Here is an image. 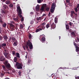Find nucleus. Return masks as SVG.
Returning a JSON list of instances; mask_svg holds the SVG:
<instances>
[{
    "mask_svg": "<svg viewBox=\"0 0 79 79\" xmlns=\"http://www.w3.org/2000/svg\"><path fill=\"white\" fill-rule=\"evenodd\" d=\"M6 4H9L10 3V1H7L6 2Z\"/></svg>",
    "mask_w": 79,
    "mask_h": 79,
    "instance_id": "obj_41",
    "label": "nucleus"
},
{
    "mask_svg": "<svg viewBox=\"0 0 79 79\" xmlns=\"http://www.w3.org/2000/svg\"><path fill=\"white\" fill-rule=\"evenodd\" d=\"M79 4H77V6L76 7V8H77L79 9Z\"/></svg>",
    "mask_w": 79,
    "mask_h": 79,
    "instance_id": "obj_49",
    "label": "nucleus"
},
{
    "mask_svg": "<svg viewBox=\"0 0 79 79\" xmlns=\"http://www.w3.org/2000/svg\"><path fill=\"white\" fill-rule=\"evenodd\" d=\"M71 35L73 37H76V34H75V33L74 31L71 32Z\"/></svg>",
    "mask_w": 79,
    "mask_h": 79,
    "instance_id": "obj_20",
    "label": "nucleus"
},
{
    "mask_svg": "<svg viewBox=\"0 0 79 79\" xmlns=\"http://www.w3.org/2000/svg\"><path fill=\"white\" fill-rule=\"evenodd\" d=\"M18 74L19 76H21V72L20 71H19L18 72Z\"/></svg>",
    "mask_w": 79,
    "mask_h": 79,
    "instance_id": "obj_39",
    "label": "nucleus"
},
{
    "mask_svg": "<svg viewBox=\"0 0 79 79\" xmlns=\"http://www.w3.org/2000/svg\"><path fill=\"white\" fill-rule=\"evenodd\" d=\"M63 68V67H60V68L59 69L57 70V71H58V70H59V69H62Z\"/></svg>",
    "mask_w": 79,
    "mask_h": 79,
    "instance_id": "obj_59",
    "label": "nucleus"
},
{
    "mask_svg": "<svg viewBox=\"0 0 79 79\" xmlns=\"http://www.w3.org/2000/svg\"><path fill=\"white\" fill-rule=\"evenodd\" d=\"M45 24H46V23H42L40 25H41V26H45Z\"/></svg>",
    "mask_w": 79,
    "mask_h": 79,
    "instance_id": "obj_37",
    "label": "nucleus"
},
{
    "mask_svg": "<svg viewBox=\"0 0 79 79\" xmlns=\"http://www.w3.org/2000/svg\"><path fill=\"white\" fill-rule=\"evenodd\" d=\"M17 41L15 37H10L9 40V42H15Z\"/></svg>",
    "mask_w": 79,
    "mask_h": 79,
    "instance_id": "obj_6",
    "label": "nucleus"
},
{
    "mask_svg": "<svg viewBox=\"0 0 79 79\" xmlns=\"http://www.w3.org/2000/svg\"><path fill=\"white\" fill-rule=\"evenodd\" d=\"M77 7H75L74 8V11L76 12V13H77L78 11V9H77Z\"/></svg>",
    "mask_w": 79,
    "mask_h": 79,
    "instance_id": "obj_26",
    "label": "nucleus"
},
{
    "mask_svg": "<svg viewBox=\"0 0 79 79\" xmlns=\"http://www.w3.org/2000/svg\"><path fill=\"white\" fill-rule=\"evenodd\" d=\"M28 37L29 39H31V38H32V35H31V34H30L28 35Z\"/></svg>",
    "mask_w": 79,
    "mask_h": 79,
    "instance_id": "obj_38",
    "label": "nucleus"
},
{
    "mask_svg": "<svg viewBox=\"0 0 79 79\" xmlns=\"http://www.w3.org/2000/svg\"><path fill=\"white\" fill-rule=\"evenodd\" d=\"M6 23H4L2 25L3 27H6Z\"/></svg>",
    "mask_w": 79,
    "mask_h": 79,
    "instance_id": "obj_34",
    "label": "nucleus"
},
{
    "mask_svg": "<svg viewBox=\"0 0 79 79\" xmlns=\"http://www.w3.org/2000/svg\"><path fill=\"white\" fill-rule=\"evenodd\" d=\"M45 7H47V5L45 4L41 7V8L40 10L41 11H44V9H45Z\"/></svg>",
    "mask_w": 79,
    "mask_h": 79,
    "instance_id": "obj_9",
    "label": "nucleus"
},
{
    "mask_svg": "<svg viewBox=\"0 0 79 79\" xmlns=\"http://www.w3.org/2000/svg\"><path fill=\"white\" fill-rule=\"evenodd\" d=\"M23 48L25 50H26V46L25 47V46H23Z\"/></svg>",
    "mask_w": 79,
    "mask_h": 79,
    "instance_id": "obj_54",
    "label": "nucleus"
},
{
    "mask_svg": "<svg viewBox=\"0 0 79 79\" xmlns=\"http://www.w3.org/2000/svg\"><path fill=\"white\" fill-rule=\"evenodd\" d=\"M27 64H32V61L31 60V59H29L28 60Z\"/></svg>",
    "mask_w": 79,
    "mask_h": 79,
    "instance_id": "obj_13",
    "label": "nucleus"
},
{
    "mask_svg": "<svg viewBox=\"0 0 79 79\" xmlns=\"http://www.w3.org/2000/svg\"><path fill=\"white\" fill-rule=\"evenodd\" d=\"M18 60V57H15L14 61V62H16L17 61V60Z\"/></svg>",
    "mask_w": 79,
    "mask_h": 79,
    "instance_id": "obj_21",
    "label": "nucleus"
},
{
    "mask_svg": "<svg viewBox=\"0 0 79 79\" xmlns=\"http://www.w3.org/2000/svg\"><path fill=\"white\" fill-rule=\"evenodd\" d=\"M66 2L67 3H67V5H69L70 3V0H66Z\"/></svg>",
    "mask_w": 79,
    "mask_h": 79,
    "instance_id": "obj_30",
    "label": "nucleus"
},
{
    "mask_svg": "<svg viewBox=\"0 0 79 79\" xmlns=\"http://www.w3.org/2000/svg\"><path fill=\"white\" fill-rule=\"evenodd\" d=\"M34 23V21H31L30 22V24H33Z\"/></svg>",
    "mask_w": 79,
    "mask_h": 79,
    "instance_id": "obj_50",
    "label": "nucleus"
},
{
    "mask_svg": "<svg viewBox=\"0 0 79 79\" xmlns=\"http://www.w3.org/2000/svg\"><path fill=\"white\" fill-rule=\"evenodd\" d=\"M55 4L53 3L51 7V9L50 10V11L52 13H53L55 10Z\"/></svg>",
    "mask_w": 79,
    "mask_h": 79,
    "instance_id": "obj_5",
    "label": "nucleus"
},
{
    "mask_svg": "<svg viewBox=\"0 0 79 79\" xmlns=\"http://www.w3.org/2000/svg\"><path fill=\"white\" fill-rule=\"evenodd\" d=\"M3 55H4L5 57L7 59L10 58V56L8 52H4L3 53Z\"/></svg>",
    "mask_w": 79,
    "mask_h": 79,
    "instance_id": "obj_7",
    "label": "nucleus"
},
{
    "mask_svg": "<svg viewBox=\"0 0 79 79\" xmlns=\"http://www.w3.org/2000/svg\"><path fill=\"white\" fill-rule=\"evenodd\" d=\"M5 65L6 66V68H10L11 67V65L9 63H8L7 64Z\"/></svg>",
    "mask_w": 79,
    "mask_h": 79,
    "instance_id": "obj_16",
    "label": "nucleus"
},
{
    "mask_svg": "<svg viewBox=\"0 0 79 79\" xmlns=\"http://www.w3.org/2000/svg\"><path fill=\"white\" fill-rule=\"evenodd\" d=\"M16 56L17 57V58H20V56H19V53L18 52H16Z\"/></svg>",
    "mask_w": 79,
    "mask_h": 79,
    "instance_id": "obj_17",
    "label": "nucleus"
},
{
    "mask_svg": "<svg viewBox=\"0 0 79 79\" xmlns=\"http://www.w3.org/2000/svg\"><path fill=\"white\" fill-rule=\"evenodd\" d=\"M51 28L53 29L56 27V25L54 23H52L51 26Z\"/></svg>",
    "mask_w": 79,
    "mask_h": 79,
    "instance_id": "obj_11",
    "label": "nucleus"
},
{
    "mask_svg": "<svg viewBox=\"0 0 79 79\" xmlns=\"http://www.w3.org/2000/svg\"><path fill=\"white\" fill-rule=\"evenodd\" d=\"M2 69L3 70V71H6V69H5L6 68V67H5V66L4 65H3L2 66Z\"/></svg>",
    "mask_w": 79,
    "mask_h": 79,
    "instance_id": "obj_25",
    "label": "nucleus"
},
{
    "mask_svg": "<svg viewBox=\"0 0 79 79\" xmlns=\"http://www.w3.org/2000/svg\"><path fill=\"white\" fill-rule=\"evenodd\" d=\"M43 17L42 16V17H40L39 18H37V21H39L40 20H41V19H43Z\"/></svg>",
    "mask_w": 79,
    "mask_h": 79,
    "instance_id": "obj_19",
    "label": "nucleus"
},
{
    "mask_svg": "<svg viewBox=\"0 0 79 79\" xmlns=\"http://www.w3.org/2000/svg\"><path fill=\"white\" fill-rule=\"evenodd\" d=\"M25 47L27 49L29 47L30 49L31 50L32 49L33 46H32V43L30 41V40H28V41L26 42Z\"/></svg>",
    "mask_w": 79,
    "mask_h": 79,
    "instance_id": "obj_1",
    "label": "nucleus"
},
{
    "mask_svg": "<svg viewBox=\"0 0 79 79\" xmlns=\"http://www.w3.org/2000/svg\"><path fill=\"white\" fill-rule=\"evenodd\" d=\"M9 6L10 8H13V5L12 4H10L9 5Z\"/></svg>",
    "mask_w": 79,
    "mask_h": 79,
    "instance_id": "obj_31",
    "label": "nucleus"
},
{
    "mask_svg": "<svg viewBox=\"0 0 79 79\" xmlns=\"http://www.w3.org/2000/svg\"><path fill=\"white\" fill-rule=\"evenodd\" d=\"M48 16L49 17H50V12L48 14Z\"/></svg>",
    "mask_w": 79,
    "mask_h": 79,
    "instance_id": "obj_57",
    "label": "nucleus"
},
{
    "mask_svg": "<svg viewBox=\"0 0 79 79\" xmlns=\"http://www.w3.org/2000/svg\"><path fill=\"white\" fill-rule=\"evenodd\" d=\"M40 9V7L39 5H37L35 8L36 11L38 12L39 11V9Z\"/></svg>",
    "mask_w": 79,
    "mask_h": 79,
    "instance_id": "obj_14",
    "label": "nucleus"
},
{
    "mask_svg": "<svg viewBox=\"0 0 79 79\" xmlns=\"http://www.w3.org/2000/svg\"><path fill=\"white\" fill-rule=\"evenodd\" d=\"M51 24V23H48L46 25V27L47 29H48V27H50Z\"/></svg>",
    "mask_w": 79,
    "mask_h": 79,
    "instance_id": "obj_15",
    "label": "nucleus"
},
{
    "mask_svg": "<svg viewBox=\"0 0 79 79\" xmlns=\"http://www.w3.org/2000/svg\"><path fill=\"white\" fill-rule=\"evenodd\" d=\"M37 0V2L38 3H41V1H43L44 0Z\"/></svg>",
    "mask_w": 79,
    "mask_h": 79,
    "instance_id": "obj_36",
    "label": "nucleus"
},
{
    "mask_svg": "<svg viewBox=\"0 0 79 79\" xmlns=\"http://www.w3.org/2000/svg\"><path fill=\"white\" fill-rule=\"evenodd\" d=\"M2 74H5V72L2 71Z\"/></svg>",
    "mask_w": 79,
    "mask_h": 79,
    "instance_id": "obj_56",
    "label": "nucleus"
},
{
    "mask_svg": "<svg viewBox=\"0 0 79 79\" xmlns=\"http://www.w3.org/2000/svg\"><path fill=\"white\" fill-rule=\"evenodd\" d=\"M16 65L17 66V69H22L23 68V64L22 63H19V62H17L16 64Z\"/></svg>",
    "mask_w": 79,
    "mask_h": 79,
    "instance_id": "obj_4",
    "label": "nucleus"
},
{
    "mask_svg": "<svg viewBox=\"0 0 79 79\" xmlns=\"http://www.w3.org/2000/svg\"><path fill=\"white\" fill-rule=\"evenodd\" d=\"M20 29H23V24H21L20 25Z\"/></svg>",
    "mask_w": 79,
    "mask_h": 79,
    "instance_id": "obj_27",
    "label": "nucleus"
},
{
    "mask_svg": "<svg viewBox=\"0 0 79 79\" xmlns=\"http://www.w3.org/2000/svg\"><path fill=\"white\" fill-rule=\"evenodd\" d=\"M2 44H0V49H1L2 48Z\"/></svg>",
    "mask_w": 79,
    "mask_h": 79,
    "instance_id": "obj_58",
    "label": "nucleus"
},
{
    "mask_svg": "<svg viewBox=\"0 0 79 79\" xmlns=\"http://www.w3.org/2000/svg\"><path fill=\"white\" fill-rule=\"evenodd\" d=\"M5 58L4 57V56H2L0 57V61H5Z\"/></svg>",
    "mask_w": 79,
    "mask_h": 79,
    "instance_id": "obj_10",
    "label": "nucleus"
},
{
    "mask_svg": "<svg viewBox=\"0 0 79 79\" xmlns=\"http://www.w3.org/2000/svg\"><path fill=\"white\" fill-rule=\"evenodd\" d=\"M46 16V15H45V14H44L43 15V16H42V17L43 16Z\"/></svg>",
    "mask_w": 79,
    "mask_h": 79,
    "instance_id": "obj_63",
    "label": "nucleus"
},
{
    "mask_svg": "<svg viewBox=\"0 0 79 79\" xmlns=\"http://www.w3.org/2000/svg\"><path fill=\"white\" fill-rule=\"evenodd\" d=\"M4 39H5V40H7V39H8V36H7L5 35L3 37Z\"/></svg>",
    "mask_w": 79,
    "mask_h": 79,
    "instance_id": "obj_24",
    "label": "nucleus"
},
{
    "mask_svg": "<svg viewBox=\"0 0 79 79\" xmlns=\"http://www.w3.org/2000/svg\"><path fill=\"white\" fill-rule=\"evenodd\" d=\"M74 15H75V18H77V14L75 13Z\"/></svg>",
    "mask_w": 79,
    "mask_h": 79,
    "instance_id": "obj_44",
    "label": "nucleus"
},
{
    "mask_svg": "<svg viewBox=\"0 0 79 79\" xmlns=\"http://www.w3.org/2000/svg\"><path fill=\"white\" fill-rule=\"evenodd\" d=\"M0 19H2V18H3V15H2V14H0Z\"/></svg>",
    "mask_w": 79,
    "mask_h": 79,
    "instance_id": "obj_45",
    "label": "nucleus"
},
{
    "mask_svg": "<svg viewBox=\"0 0 79 79\" xmlns=\"http://www.w3.org/2000/svg\"><path fill=\"white\" fill-rule=\"evenodd\" d=\"M4 61L5 62V65H6V64H8V60H6V59L3 62H4Z\"/></svg>",
    "mask_w": 79,
    "mask_h": 79,
    "instance_id": "obj_29",
    "label": "nucleus"
},
{
    "mask_svg": "<svg viewBox=\"0 0 79 79\" xmlns=\"http://www.w3.org/2000/svg\"><path fill=\"white\" fill-rule=\"evenodd\" d=\"M2 1L3 2H5L6 1V0H2Z\"/></svg>",
    "mask_w": 79,
    "mask_h": 79,
    "instance_id": "obj_61",
    "label": "nucleus"
},
{
    "mask_svg": "<svg viewBox=\"0 0 79 79\" xmlns=\"http://www.w3.org/2000/svg\"><path fill=\"white\" fill-rule=\"evenodd\" d=\"M3 8H4V9H6V8H8V6L6 5H5L3 6Z\"/></svg>",
    "mask_w": 79,
    "mask_h": 79,
    "instance_id": "obj_28",
    "label": "nucleus"
},
{
    "mask_svg": "<svg viewBox=\"0 0 79 79\" xmlns=\"http://www.w3.org/2000/svg\"><path fill=\"white\" fill-rule=\"evenodd\" d=\"M76 52H79V47L78 46H77L76 47Z\"/></svg>",
    "mask_w": 79,
    "mask_h": 79,
    "instance_id": "obj_23",
    "label": "nucleus"
},
{
    "mask_svg": "<svg viewBox=\"0 0 79 79\" xmlns=\"http://www.w3.org/2000/svg\"><path fill=\"white\" fill-rule=\"evenodd\" d=\"M55 23H57V20H56V19H55Z\"/></svg>",
    "mask_w": 79,
    "mask_h": 79,
    "instance_id": "obj_52",
    "label": "nucleus"
},
{
    "mask_svg": "<svg viewBox=\"0 0 79 79\" xmlns=\"http://www.w3.org/2000/svg\"><path fill=\"white\" fill-rule=\"evenodd\" d=\"M4 52H7V50H6V49H4Z\"/></svg>",
    "mask_w": 79,
    "mask_h": 79,
    "instance_id": "obj_64",
    "label": "nucleus"
},
{
    "mask_svg": "<svg viewBox=\"0 0 79 79\" xmlns=\"http://www.w3.org/2000/svg\"><path fill=\"white\" fill-rule=\"evenodd\" d=\"M66 29H69V26H68V25H66Z\"/></svg>",
    "mask_w": 79,
    "mask_h": 79,
    "instance_id": "obj_40",
    "label": "nucleus"
},
{
    "mask_svg": "<svg viewBox=\"0 0 79 79\" xmlns=\"http://www.w3.org/2000/svg\"><path fill=\"white\" fill-rule=\"evenodd\" d=\"M24 21V18L23 17H22V18L21 19V21L22 22L23 21Z\"/></svg>",
    "mask_w": 79,
    "mask_h": 79,
    "instance_id": "obj_47",
    "label": "nucleus"
},
{
    "mask_svg": "<svg viewBox=\"0 0 79 79\" xmlns=\"http://www.w3.org/2000/svg\"><path fill=\"white\" fill-rule=\"evenodd\" d=\"M38 27L40 28L38 29H37L36 30V32H39V31H42V30H44L45 29V27L44 26H43L42 25H40Z\"/></svg>",
    "mask_w": 79,
    "mask_h": 79,
    "instance_id": "obj_3",
    "label": "nucleus"
},
{
    "mask_svg": "<svg viewBox=\"0 0 79 79\" xmlns=\"http://www.w3.org/2000/svg\"><path fill=\"white\" fill-rule=\"evenodd\" d=\"M76 79H79V77H77L76 78Z\"/></svg>",
    "mask_w": 79,
    "mask_h": 79,
    "instance_id": "obj_62",
    "label": "nucleus"
},
{
    "mask_svg": "<svg viewBox=\"0 0 79 79\" xmlns=\"http://www.w3.org/2000/svg\"><path fill=\"white\" fill-rule=\"evenodd\" d=\"M41 40L42 41V42L43 43V42H45V38L44 37H43L41 38Z\"/></svg>",
    "mask_w": 79,
    "mask_h": 79,
    "instance_id": "obj_22",
    "label": "nucleus"
},
{
    "mask_svg": "<svg viewBox=\"0 0 79 79\" xmlns=\"http://www.w3.org/2000/svg\"><path fill=\"white\" fill-rule=\"evenodd\" d=\"M45 8H46V11H48L50 10V8L48 7H47V6L46 7H45Z\"/></svg>",
    "mask_w": 79,
    "mask_h": 79,
    "instance_id": "obj_32",
    "label": "nucleus"
},
{
    "mask_svg": "<svg viewBox=\"0 0 79 79\" xmlns=\"http://www.w3.org/2000/svg\"><path fill=\"white\" fill-rule=\"evenodd\" d=\"M2 39H3V37L0 35V40H2Z\"/></svg>",
    "mask_w": 79,
    "mask_h": 79,
    "instance_id": "obj_43",
    "label": "nucleus"
},
{
    "mask_svg": "<svg viewBox=\"0 0 79 79\" xmlns=\"http://www.w3.org/2000/svg\"><path fill=\"white\" fill-rule=\"evenodd\" d=\"M1 13H2L3 15H5V10H2L1 11Z\"/></svg>",
    "mask_w": 79,
    "mask_h": 79,
    "instance_id": "obj_33",
    "label": "nucleus"
},
{
    "mask_svg": "<svg viewBox=\"0 0 79 79\" xmlns=\"http://www.w3.org/2000/svg\"><path fill=\"white\" fill-rule=\"evenodd\" d=\"M15 70H12V73H15Z\"/></svg>",
    "mask_w": 79,
    "mask_h": 79,
    "instance_id": "obj_55",
    "label": "nucleus"
},
{
    "mask_svg": "<svg viewBox=\"0 0 79 79\" xmlns=\"http://www.w3.org/2000/svg\"><path fill=\"white\" fill-rule=\"evenodd\" d=\"M69 24L70 25V26H72V23L71 22H69Z\"/></svg>",
    "mask_w": 79,
    "mask_h": 79,
    "instance_id": "obj_51",
    "label": "nucleus"
},
{
    "mask_svg": "<svg viewBox=\"0 0 79 79\" xmlns=\"http://www.w3.org/2000/svg\"><path fill=\"white\" fill-rule=\"evenodd\" d=\"M10 29H11V31H14L15 30V25L12 24V23H10Z\"/></svg>",
    "mask_w": 79,
    "mask_h": 79,
    "instance_id": "obj_8",
    "label": "nucleus"
},
{
    "mask_svg": "<svg viewBox=\"0 0 79 79\" xmlns=\"http://www.w3.org/2000/svg\"><path fill=\"white\" fill-rule=\"evenodd\" d=\"M13 45L14 46H17V45H18V41H15V42H14Z\"/></svg>",
    "mask_w": 79,
    "mask_h": 79,
    "instance_id": "obj_18",
    "label": "nucleus"
},
{
    "mask_svg": "<svg viewBox=\"0 0 79 79\" xmlns=\"http://www.w3.org/2000/svg\"><path fill=\"white\" fill-rule=\"evenodd\" d=\"M12 54H13V55H15V53H16V52H15V51H12Z\"/></svg>",
    "mask_w": 79,
    "mask_h": 79,
    "instance_id": "obj_42",
    "label": "nucleus"
},
{
    "mask_svg": "<svg viewBox=\"0 0 79 79\" xmlns=\"http://www.w3.org/2000/svg\"><path fill=\"white\" fill-rule=\"evenodd\" d=\"M14 20H15V21H18V19L16 18L14 19Z\"/></svg>",
    "mask_w": 79,
    "mask_h": 79,
    "instance_id": "obj_46",
    "label": "nucleus"
},
{
    "mask_svg": "<svg viewBox=\"0 0 79 79\" xmlns=\"http://www.w3.org/2000/svg\"><path fill=\"white\" fill-rule=\"evenodd\" d=\"M1 46L3 48L6 49L5 47H6V43H2L1 44Z\"/></svg>",
    "mask_w": 79,
    "mask_h": 79,
    "instance_id": "obj_12",
    "label": "nucleus"
},
{
    "mask_svg": "<svg viewBox=\"0 0 79 79\" xmlns=\"http://www.w3.org/2000/svg\"><path fill=\"white\" fill-rule=\"evenodd\" d=\"M17 11L18 12L19 16L20 18H23V16L22 15H21L22 14V11L21 10V9L20 8V6H18L17 7Z\"/></svg>",
    "mask_w": 79,
    "mask_h": 79,
    "instance_id": "obj_2",
    "label": "nucleus"
},
{
    "mask_svg": "<svg viewBox=\"0 0 79 79\" xmlns=\"http://www.w3.org/2000/svg\"><path fill=\"white\" fill-rule=\"evenodd\" d=\"M3 22V21L2 19H0V23H2Z\"/></svg>",
    "mask_w": 79,
    "mask_h": 79,
    "instance_id": "obj_53",
    "label": "nucleus"
},
{
    "mask_svg": "<svg viewBox=\"0 0 79 79\" xmlns=\"http://www.w3.org/2000/svg\"><path fill=\"white\" fill-rule=\"evenodd\" d=\"M1 76H3L5 75V74L2 73H1Z\"/></svg>",
    "mask_w": 79,
    "mask_h": 79,
    "instance_id": "obj_48",
    "label": "nucleus"
},
{
    "mask_svg": "<svg viewBox=\"0 0 79 79\" xmlns=\"http://www.w3.org/2000/svg\"><path fill=\"white\" fill-rule=\"evenodd\" d=\"M70 16H71V17H73V15L71 14L70 15Z\"/></svg>",
    "mask_w": 79,
    "mask_h": 79,
    "instance_id": "obj_60",
    "label": "nucleus"
},
{
    "mask_svg": "<svg viewBox=\"0 0 79 79\" xmlns=\"http://www.w3.org/2000/svg\"><path fill=\"white\" fill-rule=\"evenodd\" d=\"M70 13L72 15H73V14H75V12H74V10L71 11Z\"/></svg>",
    "mask_w": 79,
    "mask_h": 79,
    "instance_id": "obj_35",
    "label": "nucleus"
}]
</instances>
